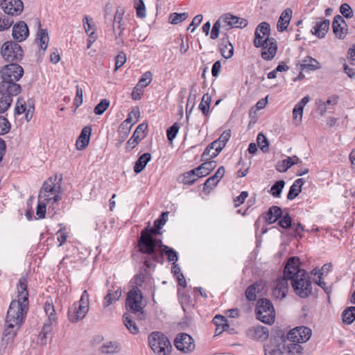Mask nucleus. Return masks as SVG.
I'll list each match as a JSON object with an SVG mask.
<instances>
[{
	"label": "nucleus",
	"instance_id": "4468645a",
	"mask_svg": "<svg viewBox=\"0 0 355 355\" xmlns=\"http://www.w3.org/2000/svg\"><path fill=\"white\" fill-rule=\"evenodd\" d=\"M219 19H222L223 28L228 31L235 28H245L248 25V21L245 19L234 16L230 13L221 15Z\"/></svg>",
	"mask_w": 355,
	"mask_h": 355
},
{
	"label": "nucleus",
	"instance_id": "473e14b6",
	"mask_svg": "<svg viewBox=\"0 0 355 355\" xmlns=\"http://www.w3.org/2000/svg\"><path fill=\"white\" fill-rule=\"evenodd\" d=\"M151 159V155L148 153L141 155L135 162L134 171L136 173H141L146 167V164Z\"/></svg>",
	"mask_w": 355,
	"mask_h": 355
},
{
	"label": "nucleus",
	"instance_id": "79ce46f5",
	"mask_svg": "<svg viewBox=\"0 0 355 355\" xmlns=\"http://www.w3.org/2000/svg\"><path fill=\"white\" fill-rule=\"evenodd\" d=\"M292 159H293V158L287 157L286 159L278 162L275 166L276 170L280 173H285L293 165Z\"/></svg>",
	"mask_w": 355,
	"mask_h": 355
},
{
	"label": "nucleus",
	"instance_id": "49530a36",
	"mask_svg": "<svg viewBox=\"0 0 355 355\" xmlns=\"http://www.w3.org/2000/svg\"><path fill=\"white\" fill-rule=\"evenodd\" d=\"M119 346L116 343L110 342L102 345L99 350L102 354L115 353L118 351Z\"/></svg>",
	"mask_w": 355,
	"mask_h": 355
},
{
	"label": "nucleus",
	"instance_id": "603ef678",
	"mask_svg": "<svg viewBox=\"0 0 355 355\" xmlns=\"http://www.w3.org/2000/svg\"><path fill=\"white\" fill-rule=\"evenodd\" d=\"M13 24V20L6 15L0 16V31L8 29Z\"/></svg>",
	"mask_w": 355,
	"mask_h": 355
},
{
	"label": "nucleus",
	"instance_id": "a211bd4d",
	"mask_svg": "<svg viewBox=\"0 0 355 355\" xmlns=\"http://www.w3.org/2000/svg\"><path fill=\"white\" fill-rule=\"evenodd\" d=\"M6 327L3 330L2 338H1V346L3 347V350L7 348L8 345L12 343L15 337L17 335V331L19 329L20 326H15L10 322H6Z\"/></svg>",
	"mask_w": 355,
	"mask_h": 355
},
{
	"label": "nucleus",
	"instance_id": "338daca9",
	"mask_svg": "<svg viewBox=\"0 0 355 355\" xmlns=\"http://www.w3.org/2000/svg\"><path fill=\"white\" fill-rule=\"evenodd\" d=\"M292 219L289 214H286L279 222V225L284 229L288 228L291 226Z\"/></svg>",
	"mask_w": 355,
	"mask_h": 355
},
{
	"label": "nucleus",
	"instance_id": "f704fd0d",
	"mask_svg": "<svg viewBox=\"0 0 355 355\" xmlns=\"http://www.w3.org/2000/svg\"><path fill=\"white\" fill-rule=\"evenodd\" d=\"M220 53L221 55L225 58L229 59L232 57L234 55V46L232 43L223 39L222 40L221 47H220Z\"/></svg>",
	"mask_w": 355,
	"mask_h": 355
},
{
	"label": "nucleus",
	"instance_id": "5701e85b",
	"mask_svg": "<svg viewBox=\"0 0 355 355\" xmlns=\"http://www.w3.org/2000/svg\"><path fill=\"white\" fill-rule=\"evenodd\" d=\"M248 335L254 340L263 341L268 338L269 331L264 326H255L248 329Z\"/></svg>",
	"mask_w": 355,
	"mask_h": 355
},
{
	"label": "nucleus",
	"instance_id": "6e6552de",
	"mask_svg": "<svg viewBox=\"0 0 355 355\" xmlns=\"http://www.w3.org/2000/svg\"><path fill=\"white\" fill-rule=\"evenodd\" d=\"M89 311V295L85 290L79 301L73 303L68 311V318L71 322L83 320Z\"/></svg>",
	"mask_w": 355,
	"mask_h": 355
},
{
	"label": "nucleus",
	"instance_id": "5fc2aeb1",
	"mask_svg": "<svg viewBox=\"0 0 355 355\" xmlns=\"http://www.w3.org/2000/svg\"><path fill=\"white\" fill-rule=\"evenodd\" d=\"M257 144L263 152L268 150V142L263 134L259 133L257 138Z\"/></svg>",
	"mask_w": 355,
	"mask_h": 355
},
{
	"label": "nucleus",
	"instance_id": "f3484780",
	"mask_svg": "<svg viewBox=\"0 0 355 355\" xmlns=\"http://www.w3.org/2000/svg\"><path fill=\"white\" fill-rule=\"evenodd\" d=\"M1 7L3 12L9 15H19L24 9V3L21 0H3Z\"/></svg>",
	"mask_w": 355,
	"mask_h": 355
},
{
	"label": "nucleus",
	"instance_id": "f03ea898",
	"mask_svg": "<svg viewBox=\"0 0 355 355\" xmlns=\"http://www.w3.org/2000/svg\"><path fill=\"white\" fill-rule=\"evenodd\" d=\"M62 176L58 179V175L50 177L42 184V187L38 195V204L36 209V214L39 218H44L46 212L47 204L52 203L53 209L54 206L61 199V186Z\"/></svg>",
	"mask_w": 355,
	"mask_h": 355
},
{
	"label": "nucleus",
	"instance_id": "e2e57ef3",
	"mask_svg": "<svg viewBox=\"0 0 355 355\" xmlns=\"http://www.w3.org/2000/svg\"><path fill=\"white\" fill-rule=\"evenodd\" d=\"M26 105L25 101L23 99L19 98L15 106V114H21L26 111Z\"/></svg>",
	"mask_w": 355,
	"mask_h": 355
},
{
	"label": "nucleus",
	"instance_id": "c9c22d12",
	"mask_svg": "<svg viewBox=\"0 0 355 355\" xmlns=\"http://www.w3.org/2000/svg\"><path fill=\"white\" fill-rule=\"evenodd\" d=\"M284 348L285 352L288 355H301L303 353V347L300 343L291 342L286 345Z\"/></svg>",
	"mask_w": 355,
	"mask_h": 355
},
{
	"label": "nucleus",
	"instance_id": "423d86ee",
	"mask_svg": "<svg viewBox=\"0 0 355 355\" xmlns=\"http://www.w3.org/2000/svg\"><path fill=\"white\" fill-rule=\"evenodd\" d=\"M44 309L47 319L44 321L39 334V340L41 345H46L47 344V338L53 331V326L56 325L58 322V317L51 300H46L44 304Z\"/></svg>",
	"mask_w": 355,
	"mask_h": 355
},
{
	"label": "nucleus",
	"instance_id": "69168bd1",
	"mask_svg": "<svg viewBox=\"0 0 355 355\" xmlns=\"http://www.w3.org/2000/svg\"><path fill=\"white\" fill-rule=\"evenodd\" d=\"M196 173H198V172H194L193 173H190V171H189V172L186 173L184 174V183L187 184H191L195 181H196L197 179L198 178L196 176Z\"/></svg>",
	"mask_w": 355,
	"mask_h": 355
},
{
	"label": "nucleus",
	"instance_id": "3c124183",
	"mask_svg": "<svg viewBox=\"0 0 355 355\" xmlns=\"http://www.w3.org/2000/svg\"><path fill=\"white\" fill-rule=\"evenodd\" d=\"M98 38L99 34L97 31L96 24L90 21V48L93 46V44L100 41Z\"/></svg>",
	"mask_w": 355,
	"mask_h": 355
},
{
	"label": "nucleus",
	"instance_id": "9b49d317",
	"mask_svg": "<svg viewBox=\"0 0 355 355\" xmlns=\"http://www.w3.org/2000/svg\"><path fill=\"white\" fill-rule=\"evenodd\" d=\"M1 54L7 62L17 63L23 58V50L17 43L7 41L1 46Z\"/></svg>",
	"mask_w": 355,
	"mask_h": 355
},
{
	"label": "nucleus",
	"instance_id": "cd10ccee",
	"mask_svg": "<svg viewBox=\"0 0 355 355\" xmlns=\"http://www.w3.org/2000/svg\"><path fill=\"white\" fill-rule=\"evenodd\" d=\"M124 9L119 7L116 10L114 21H113V32L114 33H116V32L121 31L123 33L124 28L123 24L122 23L123 17L124 15Z\"/></svg>",
	"mask_w": 355,
	"mask_h": 355
},
{
	"label": "nucleus",
	"instance_id": "412c9836",
	"mask_svg": "<svg viewBox=\"0 0 355 355\" xmlns=\"http://www.w3.org/2000/svg\"><path fill=\"white\" fill-rule=\"evenodd\" d=\"M225 146L223 143H220V141L217 139L213 141L203 152L202 155V160H209L216 157Z\"/></svg>",
	"mask_w": 355,
	"mask_h": 355
},
{
	"label": "nucleus",
	"instance_id": "7c9ffc66",
	"mask_svg": "<svg viewBox=\"0 0 355 355\" xmlns=\"http://www.w3.org/2000/svg\"><path fill=\"white\" fill-rule=\"evenodd\" d=\"M300 68L302 70L308 69L310 71H315L320 69L321 65L317 60L307 56L302 60Z\"/></svg>",
	"mask_w": 355,
	"mask_h": 355
},
{
	"label": "nucleus",
	"instance_id": "680f3d73",
	"mask_svg": "<svg viewBox=\"0 0 355 355\" xmlns=\"http://www.w3.org/2000/svg\"><path fill=\"white\" fill-rule=\"evenodd\" d=\"M126 61V55L123 52H120L115 58V71L122 67Z\"/></svg>",
	"mask_w": 355,
	"mask_h": 355
},
{
	"label": "nucleus",
	"instance_id": "c03bdc74",
	"mask_svg": "<svg viewBox=\"0 0 355 355\" xmlns=\"http://www.w3.org/2000/svg\"><path fill=\"white\" fill-rule=\"evenodd\" d=\"M188 16L189 15L187 12H173L170 14L168 21L171 24H178L184 21L188 17Z\"/></svg>",
	"mask_w": 355,
	"mask_h": 355
},
{
	"label": "nucleus",
	"instance_id": "a19ab883",
	"mask_svg": "<svg viewBox=\"0 0 355 355\" xmlns=\"http://www.w3.org/2000/svg\"><path fill=\"white\" fill-rule=\"evenodd\" d=\"M343 321L344 323L349 324L355 320V306H350L345 309L343 313Z\"/></svg>",
	"mask_w": 355,
	"mask_h": 355
},
{
	"label": "nucleus",
	"instance_id": "c85d7f7f",
	"mask_svg": "<svg viewBox=\"0 0 355 355\" xmlns=\"http://www.w3.org/2000/svg\"><path fill=\"white\" fill-rule=\"evenodd\" d=\"M89 144V125L85 126L78 136L76 146L78 150L85 149Z\"/></svg>",
	"mask_w": 355,
	"mask_h": 355
},
{
	"label": "nucleus",
	"instance_id": "774afa93",
	"mask_svg": "<svg viewBox=\"0 0 355 355\" xmlns=\"http://www.w3.org/2000/svg\"><path fill=\"white\" fill-rule=\"evenodd\" d=\"M143 92V87H141L140 86L136 85V86L133 88L132 92V99L135 101L141 99Z\"/></svg>",
	"mask_w": 355,
	"mask_h": 355
},
{
	"label": "nucleus",
	"instance_id": "13d9d810",
	"mask_svg": "<svg viewBox=\"0 0 355 355\" xmlns=\"http://www.w3.org/2000/svg\"><path fill=\"white\" fill-rule=\"evenodd\" d=\"M303 110L304 109H302L295 105V106L293 110V120L295 121V123L296 125H298L302 121V115H303Z\"/></svg>",
	"mask_w": 355,
	"mask_h": 355
},
{
	"label": "nucleus",
	"instance_id": "58836bf2",
	"mask_svg": "<svg viewBox=\"0 0 355 355\" xmlns=\"http://www.w3.org/2000/svg\"><path fill=\"white\" fill-rule=\"evenodd\" d=\"M211 100V96L207 93L205 94L199 105V109L202 111L205 116H207L209 114Z\"/></svg>",
	"mask_w": 355,
	"mask_h": 355
},
{
	"label": "nucleus",
	"instance_id": "4c0bfd02",
	"mask_svg": "<svg viewBox=\"0 0 355 355\" xmlns=\"http://www.w3.org/2000/svg\"><path fill=\"white\" fill-rule=\"evenodd\" d=\"M121 295V291L119 288L114 293L109 291L105 297L103 305L105 307L109 306L114 302L118 300Z\"/></svg>",
	"mask_w": 355,
	"mask_h": 355
},
{
	"label": "nucleus",
	"instance_id": "ddd939ff",
	"mask_svg": "<svg viewBox=\"0 0 355 355\" xmlns=\"http://www.w3.org/2000/svg\"><path fill=\"white\" fill-rule=\"evenodd\" d=\"M289 279L284 275V277L277 278L272 284L271 295L274 299L282 300L286 297L288 291Z\"/></svg>",
	"mask_w": 355,
	"mask_h": 355
},
{
	"label": "nucleus",
	"instance_id": "0e129e2a",
	"mask_svg": "<svg viewBox=\"0 0 355 355\" xmlns=\"http://www.w3.org/2000/svg\"><path fill=\"white\" fill-rule=\"evenodd\" d=\"M168 214V212H167V211L163 212L160 215L159 218L155 220L154 226L155 227H158V228L161 229L162 226L164 225L166 222Z\"/></svg>",
	"mask_w": 355,
	"mask_h": 355
},
{
	"label": "nucleus",
	"instance_id": "8fccbe9b",
	"mask_svg": "<svg viewBox=\"0 0 355 355\" xmlns=\"http://www.w3.org/2000/svg\"><path fill=\"white\" fill-rule=\"evenodd\" d=\"M109 105L110 101L104 98L94 107V112L98 115L102 114L108 108Z\"/></svg>",
	"mask_w": 355,
	"mask_h": 355
},
{
	"label": "nucleus",
	"instance_id": "864d4df0",
	"mask_svg": "<svg viewBox=\"0 0 355 355\" xmlns=\"http://www.w3.org/2000/svg\"><path fill=\"white\" fill-rule=\"evenodd\" d=\"M222 19H218L213 25L212 30L210 33V38L211 40H216L219 36L220 29L223 28Z\"/></svg>",
	"mask_w": 355,
	"mask_h": 355
},
{
	"label": "nucleus",
	"instance_id": "a878e982",
	"mask_svg": "<svg viewBox=\"0 0 355 355\" xmlns=\"http://www.w3.org/2000/svg\"><path fill=\"white\" fill-rule=\"evenodd\" d=\"M291 17L292 10L290 8H287L282 12L277 24V30L279 32H283L287 28Z\"/></svg>",
	"mask_w": 355,
	"mask_h": 355
},
{
	"label": "nucleus",
	"instance_id": "2f4dec72",
	"mask_svg": "<svg viewBox=\"0 0 355 355\" xmlns=\"http://www.w3.org/2000/svg\"><path fill=\"white\" fill-rule=\"evenodd\" d=\"M282 214V209L277 206L271 207L266 217V220L268 223L272 224L276 222L279 218H281Z\"/></svg>",
	"mask_w": 355,
	"mask_h": 355
},
{
	"label": "nucleus",
	"instance_id": "6ab92c4d",
	"mask_svg": "<svg viewBox=\"0 0 355 355\" xmlns=\"http://www.w3.org/2000/svg\"><path fill=\"white\" fill-rule=\"evenodd\" d=\"M147 128L148 125L144 123L139 124L137 127L132 136L130 137V139L128 141L126 144L127 150H132L139 144L141 140L145 137L146 135L144 132L147 130Z\"/></svg>",
	"mask_w": 355,
	"mask_h": 355
},
{
	"label": "nucleus",
	"instance_id": "aec40b11",
	"mask_svg": "<svg viewBox=\"0 0 355 355\" xmlns=\"http://www.w3.org/2000/svg\"><path fill=\"white\" fill-rule=\"evenodd\" d=\"M332 28L336 37L343 39L347 34V26L344 19L339 15H336L332 22Z\"/></svg>",
	"mask_w": 355,
	"mask_h": 355
},
{
	"label": "nucleus",
	"instance_id": "052dcab7",
	"mask_svg": "<svg viewBox=\"0 0 355 355\" xmlns=\"http://www.w3.org/2000/svg\"><path fill=\"white\" fill-rule=\"evenodd\" d=\"M137 10V15L139 18L146 17L145 5L142 0H139L135 6Z\"/></svg>",
	"mask_w": 355,
	"mask_h": 355
},
{
	"label": "nucleus",
	"instance_id": "393cba45",
	"mask_svg": "<svg viewBox=\"0 0 355 355\" xmlns=\"http://www.w3.org/2000/svg\"><path fill=\"white\" fill-rule=\"evenodd\" d=\"M329 20L328 19L316 22L315 26L311 30L312 34L318 38H323L329 28Z\"/></svg>",
	"mask_w": 355,
	"mask_h": 355
},
{
	"label": "nucleus",
	"instance_id": "a18cd8bd",
	"mask_svg": "<svg viewBox=\"0 0 355 355\" xmlns=\"http://www.w3.org/2000/svg\"><path fill=\"white\" fill-rule=\"evenodd\" d=\"M162 247V252H164L167 255L168 261L175 263L178 261V253L171 248L167 245H161Z\"/></svg>",
	"mask_w": 355,
	"mask_h": 355
},
{
	"label": "nucleus",
	"instance_id": "20e7f679",
	"mask_svg": "<svg viewBox=\"0 0 355 355\" xmlns=\"http://www.w3.org/2000/svg\"><path fill=\"white\" fill-rule=\"evenodd\" d=\"M1 82L0 86L3 91H10L12 94H19L21 86L16 82L24 74L23 68L17 63H11L4 66L1 70Z\"/></svg>",
	"mask_w": 355,
	"mask_h": 355
},
{
	"label": "nucleus",
	"instance_id": "39448f33",
	"mask_svg": "<svg viewBox=\"0 0 355 355\" xmlns=\"http://www.w3.org/2000/svg\"><path fill=\"white\" fill-rule=\"evenodd\" d=\"M125 305L128 310L137 315L138 320H146V313L144 309L146 306V301L139 288L135 287L128 292Z\"/></svg>",
	"mask_w": 355,
	"mask_h": 355
},
{
	"label": "nucleus",
	"instance_id": "ea45409f",
	"mask_svg": "<svg viewBox=\"0 0 355 355\" xmlns=\"http://www.w3.org/2000/svg\"><path fill=\"white\" fill-rule=\"evenodd\" d=\"M196 93H197V90H196L195 86L192 85L190 88V93H189V96L188 101H187V105H189V103H192L191 108L189 110H187V112H186V119H187V124L189 123V121L190 116H191V114L192 112V109L194 106V103H195V100H196Z\"/></svg>",
	"mask_w": 355,
	"mask_h": 355
},
{
	"label": "nucleus",
	"instance_id": "de8ad7c7",
	"mask_svg": "<svg viewBox=\"0 0 355 355\" xmlns=\"http://www.w3.org/2000/svg\"><path fill=\"white\" fill-rule=\"evenodd\" d=\"M153 80V74L150 71H146L145 72L139 79L137 85L140 86L141 87H147Z\"/></svg>",
	"mask_w": 355,
	"mask_h": 355
},
{
	"label": "nucleus",
	"instance_id": "0eeeda50",
	"mask_svg": "<svg viewBox=\"0 0 355 355\" xmlns=\"http://www.w3.org/2000/svg\"><path fill=\"white\" fill-rule=\"evenodd\" d=\"M160 228L155 227H146L141 232V236L139 239V250L142 253L152 255L154 254L155 248L162 242L160 240L155 239L153 235L159 234Z\"/></svg>",
	"mask_w": 355,
	"mask_h": 355
},
{
	"label": "nucleus",
	"instance_id": "f257e3e1",
	"mask_svg": "<svg viewBox=\"0 0 355 355\" xmlns=\"http://www.w3.org/2000/svg\"><path fill=\"white\" fill-rule=\"evenodd\" d=\"M284 275L291 280V286L297 295L305 298L311 294L310 277L304 270L300 268L298 257H292L288 259L284 270Z\"/></svg>",
	"mask_w": 355,
	"mask_h": 355
},
{
	"label": "nucleus",
	"instance_id": "f8f14e48",
	"mask_svg": "<svg viewBox=\"0 0 355 355\" xmlns=\"http://www.w3.org/2000/svg\"><path fill=\"white\" fill-rule=\"evenodd\" d=\"M312 334V331L307 327H297L289 331L287 336L288 340L294 343H305L308 341Z\"/></svg>",
	"mask_w": 355,
	"mask_h": 355
},
{
	"label": "nucleus",
	"instance_id": "72a5a7b5",
	"mask_svg": "<svg viewBox=\"0 0 355 355\" xmlns=\"http://www.w3.org/2000/svg\"><path fill=\"white\" fill-rule=\"evenodd\" d=\"M36 41L40 43V46L42 50H46L47 49L49 37L46 29H39L37 34Z\"/></svg>",
	"mask_w": 355,
	"mask_h": 355
},
{
	"label": "nucleus",
	"instance_id": "1a4fd4ad",
	"mask_svg": "<svg viewBox=\"0 0 355 355\" xmlns=\"http://www.w3.org/2000/svg\"><path fill=\"white\" fill-rule=\"evenodd\" d=\"M148 343L152 350L158 355H166L171 348L168 338L159 331L153 332L149 335Z\"/></svg>",
	"mask_w": 355,
	"mask_h": 355
},
{
	"label": "nucleus",
	"instance_id": "dca6fc26",
	"mask_svg": "<svg viewBox=\"0 0 355 355\" xmlns=\"http://www.w3.org/2000/svg\"><path fill=\"white\" fill-rule=\"evenodd\" d=\"M174 345L178 350L184 353L191 352L195 349L193 339L186 333L179 334L174 340Z\"/></svg>",
	"mask_w": 355,
	"mask_h": 355
},
{
	"label": "nucleus",
	"instance_id": "9d476101",
	"mask_svg": "<svg viewBox=\"0 0 355 355\" xmlns=\"http://www.w3.org/2000/svg\"><path fill=\"white\" fill-rule=\"evenodd\" d=\"M257 319L266 324H272L275 321V311L271 302L268 299H260L257 304Z\"/></svg>",
	"mask_w": 355,
	"mask_h": 355
},
{
	"label": "nucleus",
	"instance_id": "6e6d98bb",
	"mask_svg": "<svg viewBox=\"0 0 355 355\" xmlns=\"http://www.w3.org/2000/svg\"><path fill=\"white\" fill-rule=\"evenodd\" d=\"M10 129V124L8 120L6 117L0 116V135L6 134Z\"/></svg>",
	"mask_w": 355,
	"mask_h": 355
},
{
	"label": "nucleus",
	"instance_id": "b1692460",
	"mask_svg": "<svg viewBox=\"0 0 355 355\" xmlns=\"http://www.w3.org/2000/svg\"><path fill=\"white\" fill-rule=\"evenodd\" d=\"M205 161V162L198 167L191 170L190 173L198 172V173H196L197 178L204 177L207 175L216 166V162L215 161Z\"/></svg>",
	"mask_w": 355,
	"mask_h": 355
},
{
	"label": "nucleus",
	"instance_id": "7ed1b4c3",
	"mask_svg": "<svg viewBox=\"0 0 355 355\" xmlns=\"http://www.w3.org/2000/svg\"><path fill=\"white\" fill-rule=\"evenodd\" d=\"M18 300L11 301L6 319V322H10L15 326H21L28 309V293L26 279H19L17 286Z\"/></svg>",
	"mask_w": 355,
	"mask_h": 355
},
{
	"label": "nucleus",
	"instance_id": "2eb2a0df",
	"mask_svg": "<svg viewBox=\"0 0 355 355\" xmlns=\"http://www.w3.org/2000/svg\"><path fill=\"white\" fill-rule=\"evenodd\" d=\"M270 27L267 22H262L258 25L254 33L253 44L254 46L259 48L263 46V43L270 40Z\"/></svg>",
	"mask_w": 355,
	"mask_h": 355
},
{
	"label": "nucleus",
	"instance_id": "37998d69",
	"mask_svg": "<svg viewBox=\"0 0 355 355\" xmlns=\"http://www.w3.org/2000/svg\"><path fill=\"white\" fill-rule=\"evenodd\" d=\"M285 186L284 180L277 181L271 187L270 193L275 198H279Z\"/></svg>",
	"mask_w": 355,
	"mask_h": 355
},
{
	"label": "nucleus",
	"instance_id": "bf43d9fd",
	"mask_svg": "<svg viewBox=\"0 0 355 355\" xmlns=\"http://www.w3.org/2000/svg\"><path fill=\"white\" fill-rule=\"evenodd\" d=\"M340 12L346 18H352L353 12L351 7L347 3H343L340 6Z\"/></svg>",
	"mask_w": 355,
	"mask_h": 355
},
{
	"label": "nucleus",
	"instance_id": "c756f323",
	"mask_svg": "<svg viewBox=\"0 0 355 355\" xmlns=\"http://www.w3.org/2000/svg\"><path fill=\"white\" fill-rule=\"evenodd\" d=\"M305 180L304 178H299L296 180L290 187L287 198L288 200L295 199L302 191V187L304 184Z\"/></svg>",
	"mask_w": 355,
	"mask_h": 355
},
{
	"label": "nucleus",
	"instance_id": "e433bc0d",
	"mask_svg": "<svg viewBox=\"0 0 355 355\" xmlns=\"http://www.w3.org/2000/svg\"><path fill=\"white\" fill-rule=\"evenodd\" d=\"M123 320L125 326L131 334H137L139 333V328L137 326L135 322L132 320L131 315L125 313L123 315Z\"/></svg>",
	"mask_w": 355,
	"mask_h": 355
},
{
	"label": "nucleus",
	"instance_id": "09e8293b",
	"mask_svg": "<svg viewBox=\"0 0 355 355\" xmlns=\"http://www.w3.org/2000/svg\"><path fill=\"white\" fill-rule=\"evenodd\" d=\"M259 285L257 284H253L250 285L249 287H248L246 291H245V296L247 299L250 301H254L257 299V287Z\"/></svg>",
	"mask_w": 355,
	"mask_h": 355
},
{
	"label": "nucleus",
	"instance_id": "4be33fe9",
	"mask_svg": "<svg viewBox=\"0 0 355 355\" xmlns=\"http://www.w3.org/2000/svg\"><path fill=\"white\" fill-rule=\"evenodd\" d=\"M28 35V28L24 21H20L13 26L12 35L17 42H21L24 41Z\"/></svg>",
	"mask_w": 355,
	"mask_h": 355
},
{
	"label": "nucleus",
	"instance_id": "bb28decb",
	"mask_svg": "<svg viewBox=\"0 0 355 355\" xmlns=\"http://www.w3.org/2000/svg\"><path fill=\"white\" fill-rule=\"evenodd\" d=\"M268 42H270L269 46L266 49L261 51V57L266 60H271L276 55L277 44L275 38H271Z\"/></svg>",
	"mask_w": 355,
	"mask_h": 355
},
{
	"label": "nucleus",
	"instance_id": "4d7b16f0",
	"mask_svg": "<svg viewBox=\"0 0 355 355\" xmlns=\"http://www.w3.org/2000/svg\"><path fill=\"white\" fill-rule=\"evenodd\" d=\"M180 129L178 123H175L167 130V137L170 141H172L176 137Z\"/></svg>",
	"mask_w": 355,
	"mask_h": 355
}]
</instances>
